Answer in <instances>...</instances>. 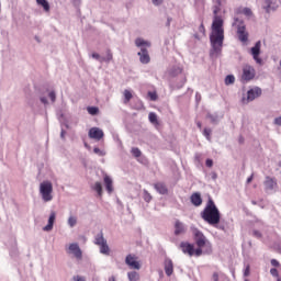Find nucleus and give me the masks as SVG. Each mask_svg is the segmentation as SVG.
I'll use <instances>...</instances> for the list:
<instances>
[{"label":"nucleus","instance_id":"f257e3e1","mask_svg":"<svg viewBox=\"0 0 281 281\" xmlns=\"http://www.w3.org/2000/svg\"><path fill=\"white\" fill-rule=\"evenodd\" d=\"M223 18H221V15H215L210 35V41L214 54H221V52H223V41H225V29H223Z\"/></svg>","mask_w":281,"mask_h":281},{"label":"nucleus","instance_id":"f03ea898","mask_svg":"<svg viewBox=\"0 0 281 281\" xmlns=\"http://www.w3.org/2000/svg\"><path fill=\"white\" fill-rule=\"evenodd\" d=\"M201 218L209 225H218L221 223V211H218L212 198L209 199L204 210L201 212Z\"/></svg>","mask_w":281,"mask_h":281},{"label":"nucleus","instance_id":"7ed1b4c3","mask_svg":"<svg viewBox=\"0 0 281 281\" xmlns=\"http://www.w3.org/2000/svg\"><path fill=\"white\" fill-rule=\"evenodd\" d=\"M193 238L196 245V258L203 256V254H212V243L207 240V237L199 228H192Z\"/></svg>","mask_w":281,"mask_h":281},{"label":"nucleus","instance_id":"20e7f679","mask_svg":"<svg viewBox=\"0 0 281 281\" xmlns=\"http://www.w3.org/2000/svg\"><path fill=\"white\" fill-rule=\"evenodd\" d=\"M135 45L140 48V52L137 53V56H139V63L148 65V63H150V54H148L147 47H150V42L138 37L135 40Z\"/></svg>","mask_w":281,"mask_h":281},{"label":"nucleus","instance_id":"39448f33","mask_svg":"<svg viewBox=\"0 0 281 281\" xmlns=\"http://www.w3.org/2000/svg\"><path fill=\"white\" fill-rule=\"evenodd\" d=\"M233 25H237L238 41H240V43H244V45H247V43L249 42V32H247V26H245V22L235 18Z\"/></svg>","mask_w":281,"mask_h":281},{"label":"nucleus","instance_id":"423d86ee","mask_svg":"<svg viewBox=\"0 0 281 281\" xmlns=\"http://www.w3.org/2000/svg\"><path fill=\"white\" fill-rule=\"evenodd\" d=\"M52 192H54V186L52 184V182L43 181L40 184V194H42V199L43 201H45V203L54 199V196L52 195Z\"/></svg>","mask_w":281,"mask_h":281},{"label":"nucleus","instance_id":"0eeeda50","mask_svg":"<svg viewBox=\"0 0 281 281\" xmlns=\"http://www.w3.org/2000/svg\"><path fill=\"white\" fill-rule=\"evenodd\" d=\"M94 244L100 247V252L104 256H109L111 254V249L109 248V244H106V239L104 238V234L99 233L94 238Z\"/></svg>","mask_w":281,"mask_h":281},{"label":"nucleus","instance_id":"6e6552de","mask_svg":"<svg viewBox=\"0 0 281 281\" xmlns=\"http://www.w3.org/2000/svg\"><path fill=\"white\" fill-rule=\"evenodd\" d=\"M255 78L256 69L249 64L244 65L240 80L243 82H250V80H254Z\"/></svg>","mask_w":281,"mask_h":281},{"label":"nucleus","instance_id":"1a4fd4ad","mask_svg":"<svg viewBox=\"0 0 281 281\" xmlns=\"http://www.w3.org/2000/svg\"><path fill=\"white\" fill-rule=\"evenodd\" d=\"M262 95V89L260 88H254L248 90L247 92V99H243V103L247 104L249 102H254V100H256V98H260Z\"/></svg>","mask_w":281,"mask_h":281},{"label":"nucleus","instance_id":"9d476101","mask_svg":"<svg viewBox=\"0 0 281 281\" xmlns=\"http://www.w3.org/2000/svg\"><path fill=\"white\" fill-rule=\"evenodd\" d=\"M180 249H181L182 254H186L187 256H190V258H192V256L196 257V249H194L193 244H190L188 241H181L180 243Z\"/></svg>","mask_w":281,"mask_h":281},{"label":"nucleus","instance_id":"9b49d317","mask_svg":"<svg viewBox=\"0 0 281 281\" xmlns=\"http://www.w3.org/2000/svg\"><path fill=\"white\" fill-rule=\"evenodd\" d=\"M125 263L130 269H136L139 271L142 269V265L137 261V256L135 255H127L125 258Z\"/></svg>","mask_w":281,"mask_h":281},{"label":"nucleus","instance_id":"f8f14e48","mask_svg":"<svg viewBox=\"0 0 281 281\" xmlns=\"http://www.w3.org/2000/svg\"><path fill=\"white\" fill-rule=\"evenodd\" d=\"M260 47L261 43L258 41L255 46L250 49L251 56L254 57V60H256L257 65H262V59L260 58Z\"/></svg>","mask_w":281,"mask_h":281},{"label":"nucleus","instance_id":"ddd939ff","mask_svg":"<svg viewBox=\"0 0 281 281\" xmlns=\"http://www.w3.org/2000/svg\"><path fill=\"white\" fill-rule=\"evenodd\" d=\"M90 139H97V142H100L102 137H104V132L100 130L99 127H91L88 133Z\"/></svg>","mask_w":281,"mask_h":281},{"label":"nucleus","instance_id":"4468645a","mask_svg":"<svg viewBox=\"0 0 281 281\" xmlns=\"http://www.w3.org/2000/svg\"><path fill=\"white\" fill-rule=\"evenodd\" d=\"M263 186L266 190H276V188H278V181L276 180V178L267 176Z\"/></svg>","mask_w":281,"mask_h":281},{"label":"nucleus","instance_id":"2eb2a0df","mask_svg":"<svg viewBox=\"0 0 281 281\" xmlns=\"http://www.w3.org/2000/svg\"><path fill=\"white\" fill-rule=\"evenodd\" d=\"M69 251L71 254H74V256H75V258H77V260L82 259V250H80V246H78V244H70Z\"/></svg>","mask_w":281,"mask_h":281},{"label":"nucleus","instance_id":"dca6fc26","mask_svg":"<svg viewBox=\"0 0 281 281\" xmlns=\"http://www.w3.org/2000/svg\"><path fill=\"white\" fill-rule=\"evenodd\" d=\"M186 233V225L177 220L175 222V236H181V234H184Z\"/></svg>","mask_w":281,"mask_h":281},{"label":"nucleus","instance_id":"f3484780","mask_svg":"<svg viewBox=\"0 0 281 281\" xmlns=\"http://www.w3.org/2000/svg\"><path fill=\"white\" fill-rule=\"evenodd\" d=\"M165 273L166 276L170 277L175 273V263H172L171 259L165 260Z\"/></svg>","mask_w":281,"mask_h":281},{"label":"nucleus","instance_id":"a211bd4d","mask_svg":"<svg viewBox=\"0 0 281 281\" xmlns=\"http://www.w3.org/2000/svg\"><path fill=\"white\" fill-rule=\"evenodd\" d=\"M103 182L106 189L108 194H113V179L109 176L103 177Z\"/></svg>","mask_w":281,"mask_h":281},{"label":"nucleus","instance_id":"6ab92c4d","mask_svg":"<svg viewBox=\"0 0 281 281\" xmlns=\"http://www.w3.org/2000/svg\"><path fill=\"white\" fill-rule=\"evenodd\" d=\"M190 199L192 205H195V207L203 205V199L201 198V193H193Z\"/></svg>","mask_w":281,"mask_h":281},{"label":"nucleus","instance_id":"aec40b11","mask_svg":"<svg viewBox=\"0 0 281 281\" xmlns=\"http://www.w3.org/2000/svg\"><path fill=\"white\" fill-rule=\"evenodd\" d=\"M55 221H56V212H52L48 218V224L44 227V232H52V229H54Z\"/></svg>","mask_w":281,"mask_h":281},{"label":"nucleus","instance_id":"412c9836","mask_svg":"<svg viewBox=\"0 0 281 281\" xmlns=\"http://www.w3.org/2000/svg\"><path fill=\"white\" fill-rule=\"evenodd\" d=\"M154 188L159 194H168V188L164 184V182H157L154 184Z\"/></svg>","mask_w":281,"mask_h":281},{"label":"nucleus","instance_id":"4be33fe9","mask_svg":"<svg viewBox=\"0 0 281 281\" xmlns=\"http://www.w3.org/2000/svg\"><path fill=\"white\" fill-rule=\"evenodd\" d=\"M148 120L154 126H159V120L157 119V114L155 112H150L148 114Z\"/></svg>","mask_w":281,"mask_h":281},{"label":"nucleus","instance_id":"5701e85b","mask_svg":"<svg viewBox=\"0 0 281 281\" xmlns=\"http://www.w3.org/2000/svg\"><path fill=\"white\" fill-rule=\"evenodd\" d=\"M111 60H113V53H111V49H108L105 56L100 59V63H111Z\"/></svg>","mask_w":281,"mask_h":281},{"label":"nucleus","instance_id":"b1692460","mask_svg":"<svg viewBox=\"0 0 281 281\" xmlns=\"http://www.w3.org/2000/svg\"><path fill=\"white\" fill-rule=\"evenodd\" d=\"M91 189L97 192L98 196H102V183L95 182L93 186H91Z\"/></svg>","mask_w":281,"mask_h":281},{"label":"nucleus","instance_id":"393cba45","mask_svg":"<svg viewBox=\"0 0 281 281\" xmlns=\"http://www.w3.org/2000/svg\"><path fill=\"white\" fill-rule=\"evenodd\" d=\"M37 5H42L45 12H49V2L47 0H36Z\"/></svg>","mask_w":281,"mask_h":281},{"label":"nucleus","instance_id":"a878e982","mask_svg":"<svg viewBox=\"0 0 281 281\" xmlns=\"http://www.w3.org/2000/svg\"><path fill=\"white\" fill-rule=\"evenodd\" d=\"M124 104H128L133 99V93L130 90H124Z\"/></svg>","mask_w":281,"mask_h":281},{"label":"nucleus","instance_id":"bb28decb","mask_svg":"<svg viewBox=\"0 0 281 281\" xmlns=\"http://www.w3.org/2000/svg\"><path fill=\"white\" fill-rule=\"evenodd\" d=\"M127 278L130 281H139V273L135 271L128 272Z\"/></svg>","mask_w":281,"mask_h":281},{"label":"nucleus","instance_id":"cd10ccee","mask_svg":"<svg viewBox=\"0 0 281 281\" xmlns=\"http://www.w3.org/2000/svg\"><path fill=\"white\" fill-rule=\"evenodd\" d=\"M87 111L90 115H98L100 113V109L98 106H88Z\"/></svg>","mask_w":281,"mask_h":281},{"label":"nucleus","instance_id":"c85d7f7f","mask_svg":"<svg viewBox=\"0 0 281 281\" xmlns=\"http://www.w3.org/2000/svg\"><path fill=\"white\" fill-rule=\"evenodd\" d=\"M236 82V77L234 75H227L225 78V85H234Z\"/></svg>","mask_w":281,"mask_h":281},{"label":"nucleus","instance_id":"c756f323","mask_svg":"<svg viewBox=\"0 0 281 281\" xmlns=\"http://www.w3.org/2000/svg\"><path fill=\"white\" fill-rule=\"evenodd\" d=\"M131 153L133 157H135L136 159H138V157H142V150H139V148L137 147H133Z\"/></svg>","mask_w":281,"mask_h":281},{"label":"nucleus","instance_id":"7c9ffc66","mask_svg":"<svg viewBox=\"0 0 281 281\" xmlns=\"http://www.w3.org/2000/svg\"><path fill=\"white\" fill-rule=\"evenodd\" d=\"M78 223V218L76 216H70L68 218V225L69 227H76V224Z\"/></svg>","mask_w":281,"mask_h":281},{"label":"nucleus","instance_id":"2f4dec72","mask_svg":"<svg viewBox=\"0 0 281 281\" xmlns=\"http://www.w3.org/2000/svg\"><path fill=\"white\" fill-rule=\"evenodd\" d=\"M203 135H204V137H206V139L210 142V140L212 139V130H210V128H204Z\"/></svg>","mask_w":281,"mask_h":281},{"label":"nucleus","instance_id":"473e14b6","mask_svg":"<svg viewBox=\"0 0 281 281\" xmlns=\"http://www.w3.org/2000/svg\"><path fill=\"white\" fill-rule=\"evenodd\" d=\"M144 201H146V203H150V201H153V195H150L146 190H144Z\"/></svg>","mask_w":281,"mask_h":281},{"label":"nucleus","instance_id":"72a5a7b5","mask_svg":"<svg viewBox=\"0 0 281 281\" xmlns=\"http://www.w3.org/2000/svg\"><path fill=\"white\" fill-rule=\"evenodd\" d=\"M93 153L95 154V155H99V157H104L105 155H106V153H104V151H102L100 148H98V147H94L93 148Z\"/></svg>","mask_w":281,"mask_h":281},{"label":"nucleus","instance_id":"f704fd0d","mask_svg":"<svg viewBox=\"0 0 281 281\" xmlns=\"http://www.w3.org/2000/svg\"><path fill=\"white\" fill-rule=\"evenodd\" d=\"M241 13L245 14L246 16H251V14H254V12H251V9L249 8H244Z\"/></svg>","mask_w":281,"mask_h":281},{"label":"nucleus","instance_id":"c9c22d12","mask_svg":"<svg viewBox=\"0 0 281 281\" xmlns=\"http://www.w3.org/2000/svg\"><path fill=\"white\" fill-rule=\"evenodd\" d=\"M270 273L273 278H280V273L278 272V269L271 268Z\"/></svg>","mask_w":281,"mask_h":281},{"label":"nucleus","instance_id":"e433bc0d","mask_svg":"<svg viewBox=\"0 0 281 281\" xmlns=\"http://www.w3.org/2000/svg\"><path fill=\"white\" fill-rule=\"evenodd\" d=\"M181 68H175L173 70L170 71V76H179L181 74Z\"/></svg>","mask_w":281,"mask_h":281},{"label":"nucleus","instance_id":"4c0bfd02","mask_svg":"<svg viewBox=\"0 0 281 281\" xmlns=\"http://www.w3.org/2000/svg\"><path fill=\"white\" fill-rule=\"evenodd\" d=\"M148 97L155 102L157 100V92H148Z\"/></svg>","mask_w":281,"mask_h":281},{"label":"nucleus","instance_id":"58836bf2","mask_svg":"<svg viewBox=\"0 0 281 281\" xmlns=\"http://www.w3.org/2000/svg\"><path fill=\"white\" fill-rule=\"evenodd\" d=\"M48 98H50L52 102H56V92H49Z\"/></svg>","mask_w":281,"mask_h":281},{"label":"nucleus","instance_id":"ea45409f","mask_svg":"<svg viewBox=\"0 0 281 281\" xmlns=\"http://www.w3.org/2000/svg\"><path fill=\"white\" fill-rule=\"evenodd\" d=\"M265 3L267 4V7H266L267 12H270V10H271V0H265Z\"/></svg>","mask_w":281,"mask_h":281},{"label":"nucleus","instance_id":"a19ab883","mask_svg":"<svg viewBox=\"0 0 281 281\" xmlns=\"http://www.w3.org/2000/svg\"><path fill=\"white\" fill-rule=\"evenodd\" d=\"M199 32H201V34L205 36V25L203 23H201V25L199 26Z\"/></svg>","mask_w":281,"mask_h":281},{"label":"nucleus","instance_id":"79ce46f5","mask_svg":"<svg viewBox=\"0 0 281 281\" xmlns=\"http://www.w3.org/2000/svg\"><path fill=\"white\" fill-rule=\"evenodd\" d=\"M270 262H271L272 267H280V261L277 259H271Z\"/></svg>","mask_w":281,"mask_h":281},{"label":"nucleus","instance_id":"37998d69","mask_svg":"<svg viewBox=\"0 0 281 281\" xmlns=\"http://www.w3.org/2000/svg\"><path fill=\"white\" fill-rule=\"evenodd\" d=\"M254 236L255 238H262V233H260L259 231H254Z\"/></svg>","mask_w":281,"mask_h":281},{"label":"nucleus","instance_id":"c03bdc74","mask_svg":"<svg viewBox=\"0 0 281 281\" xmlns=\"http://www.w3.org/2000/svg\"><path fill=\"white\" fill-rule=\"evenodd\" d=\"M250 271H251L250 267L247 266L246 269H245V271H244L245 278L249 277Z\"/></svg>","mask_w":281,"mask_h":281},{"label":"nucleus","instance_id":"a18cd8bd","mask_svg":"<svg viewBox=\"0 0 281 281\" xmlns=\"http://www.w3.org/2000/svg\"><path fill=\"white\" fill-rule=\"evenodd\" d=\"M92 58H94L95 60H99V61L102 60V57L98 53H93Z\"/></svg>","mask_w":281,"mask_h":281},{"label":"nucleus","instance_id":"49530a36","mask_svg":"<svg viewBox=\"0 0 281 281\" xmlns=\"http://www.w3.org/2000/svg\"><path fill=\"white\" fill-rule=\"evenodd\" d=\"M206 166L207 168H212L214 166V161L212 159H206Z\"/></svg>","mask_w":281,"mask_h":281},{"label":"nucleus","instance_id":"de8ad7c7","mask_svg":"<svg viewBox=\"0 0 281 281\" xmlns=\"http://www.w3.org/2000/svg\"><path fill=\"white\" fill-rule=\"evenodd\" d=\"M154 5H161L164 0H151Z\"/></svg>","mask_w":281,"mask_h":281},{"label":"nucleus","instance_id":"09e8293b","mask_svg":"<svg viewBox=\"0 0 281 281\" xmlns=\"http://www.w3.org/2000/svg\"><path fill=\"white\" fill-rule=\"evenodd\" d=\"M74 280L75 281H85V277L77 276V277H74Z\"/></svg>","mask_w":281,"mask_h":281},{"label":"nucleus","instance_id":"8fccbe9b","mask_svg":"<svg viewBox=\"0 0 281 281\" xmlns=\"http://www.w3.org/2000/svg\"><path fill=\"white\" fill-rule=\"evenodd\" d=\"M213 281H218V272L213 273Z\"/></svg>","mask_w":281,"mask_h":281},{"label":"nucleus","instance_id":"3c124183","mask_svg":"<svg viewBox=\"0 0 281 281\" xmlns=\"http://www.w3.org/2000/svg\"><path fill=\"white\" fill-rule=\"evenodd\" d=\"M251 181H254V176H250V177L247 179V183H251Z\"/></svg>","mask_w":281,"mask_h":281},{"label":"nucleus","instance_id":"603ef678","mask_svg":"<svg viewBox=\"0 0 281 281\" xmlns=\"http://www.w3.org/2000/svg\"><path fill=\"white\" fill-rule=\"evenodd\" d=\"M41 102H43V104H47V99L46 98H41Z\"/></svg>","mask_w":281,"mask_h":281},{"label":"nucleus","instance_id":"864d4df0","mask_svg":"<svg viewBox=\"0 0 281 281\" xmlns=\"http://www.w3.org/2000/svg\"><path fill=\"white\" fill-rule=\"evenodd\" d=\"M65 131H61L60 135H61V138L65 139Z\"/></svg>","mask_w":281,"mask_h":281},{"label":"nucleus","instance_id":"5fc2aeb1","mask_svg":"<svg viewBox=\"0 0 281 281\" xmlns=\"http://www.w3.org/2000/svg\"><path fill=\"white\" fill-rule=\"evenodd\" d=\"M109 281H116V280H115V277H110V278H109Z\"/></svg>","mask_w":281,"mask_h":281},{"label":"nucleus","instance_id":"6e6d98bb","mask_svg":"<svg viewBox=\"0 0 281 281\" xmlns=\"http://www.w3.org/2000/svg\"><path fill=\"white\" fill-rule=\"evenodd\" d=\"M196 126H198V128H201L202 127L201 122H198Z\"/></svg>","mask_w":281,"mask_h":281},{"label":"nucleus","instance_id":"4d7b16f0","mask_svg":"<svg viewBox=\"0 0 281 281\" xmlns=\"http://www.w3.org/2000/svg\"><path fill=\"white\" fill-rule=\"evenodd\" d=\"M277 281H281V278H280V277H277Z\"/></svg>","mask_w":281,"mask_h":281},{"label":"nucleus","instance_id":"13d9d810","mask_svg":"<svg viewBox=\"0 0 281 281\" xmlns=\"http://www.w3.org/2000/svg\"><path fill=\"white\" fill-rule=\"evenodd\" d=\"M213 179H216V175L213 176Z\"/></svg>","mask_w":281,"mask_h":281},{"label":"nucleus","instance_id":"bf43d9fd","mask_svg":"<svg viewBox=\"0 0 281 281\" xmlns=\"http://www.w3.org/2000/svg\"><path fill=\"white\" fill-rule=\"evenodd\" d=\"M245 281H248V280H245Z\"/></svg>","mask_w":281,"mask_h":281}]
</instances>
